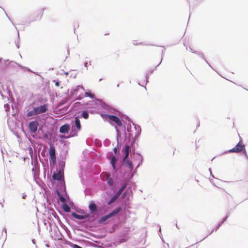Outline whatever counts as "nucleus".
<instances>
[{
  "mask_svg": "<svg viewBox=\"0 0 248 248\" xmlns=\"http://www.w3.org/2000/svg\"><path fill=\"white\" fill-rule=\"evenodd\" d=\"M102 107L107 109L111 114L101 113V116L105 120L114 126L116 131V140L119 144L121 141L122 135H125L131 132V119L127 115L108 105Z\"/></svg>",
  "mask_w": 248,
  "mask_h": 248,
  "instance_id": "f257e3e1",
  "label": "nucleus"
},
{
  "mask_svg": "<svg viewBox=\"0 0 248 248\" xmlns=\"http://www.w3.org/2000/svg\"><path fill=\"white\" fill-rule=\"evenodd\" d=\"M48 104L43 101L42 97H37L24 109L26 117L31 119L36 115L46 112L47 110Z\"/></svg>",
  "mask_w": 248,
  "mask_h": 248,
  "instance_id": "f03ea898",
  "label": "nucleus"
},
{
  "mask_svg": "<svg viewBox=\"0 0 248 248\" xmlns=\"http://www.w3.org/2000/svg\"><path fill=\"white\" fill-rule=\"evenodd\" d=\"M132 135L127 133L125 135L121 136V140L123 144L120 155V159L124 161L129 155V152H134L138 147V143L133 141Z\"/></svg>",
  "mask_w": 248,
  "mask_h": 248,
  "instance_id": "7ed1b4c3",
  "label": "nucleus"
},
{
  "mask_svg": "<svg viewBox=\"0 0 248 248\" xmlns=\"http://www.w3.org/2000/svg\"><path fill=\"white\" fill-rule=\"evenodd\" d=\"M27 127L31 136L35 139H47L48 133L44 129L42 126L39 124V122L33 120L29 122Z\"/></svg>",
  "mask_w": 248,
  "mask_h": 248,
  "instance_id": "20e7f679",
  "label": "nucleus"
},
{
  "mask_svg": "<svg viewBox=\"0 0 248 248\" xmlns=\"http://www.w3.org/2000/svg\"><path fill=\"white\" fill-rule=\"evenodd\" d=\"M61 169H56L54 170L51 178L47 175V185L50 188H55L58 181H61L62 178V173Z\"/></svg>",
  "mask_w": 248,
  "mask_h": 248,
  "instance_id": "39448f33",
  "label": "nucleus"
},
{
  "mask_svg": "<svg viewBox=\"0 0 248 248\" xmlns=\"http://www.w3.org/2000/svg\"><path fill=\"white\" fill-rule=\"evenodd\" d=\"M125 204V202L124 201L120 202L116 208L113 209L112 211L100 217L98 220V222L99 223H102L105 222L107 219L110 218L123 209H124Z\"/></svg>",
  "mask_w": 248,
  "mask_h": 248,
  "instance_id": "423d86ee",
  "label": "nucleus"
},
{
  "mask_svg": "<svg viewBox=\"0 0 248 248\" xmlns=\"http://www.w3.org/2000/svg\"><path fill=\"white\" fill-rule=\"evenodd\" d=\"M80 116H77L71 122V128L72 132L70 134L71 137H73L78 136V132L81 130V125L80 121Z\"/></svg>",
  "mask_w": 248,
  "mask_h": 248,
  "instance_id": "0eeeda50",
  "label": "nucleus"
},
{
  "mask_svg": "<svg viewBox=\"0 0 248 248\" xmlns=\"http://www.w3.org/2000/svg\"><path fill=\"white\" fill-rule=\"evenodd\" d=\"M117 142L118 143L117 141ZM122 142V141H121L119 144H117V146L112 149V151L108 152L107 155V158L109 160V164L111 167V170L113 171L116 170V163L117 157L113 155V152L114 153H116L117 148L121 145Z\"/></svg>",
  "mask_w": 248,
  "mask_h": 248,
  "instance_id": "6e6552de",
  "label": "nucleus"
},
{
  "mask_svg": "<svg viewBox=\"0 0 248 248\" xmlns=\"http://www.w3.org/2000/svg\"><path fill=\"white\" fill-rule=\"evenodd\" d=\"M131 122H132V121ZM131 132H129V134L132 135L131 137H132V139H133V141H136L138 143L141 132V127L140 125L134 124L133 123H131Z\"/></svg>",
  "mask_w": 248,
  "mask_h": 248,
  "instance_id": "1a4fd4ad",
  "label": "nucleus"
},
{
  "mask_svg": "<svg viewBox=\"0 0 248 248\" xmlns=\"http://www.w3.org/2000/svg\"><path fill=\"white\" fill-rule=\"evenodd\" d=\"M133 169V163L131 160L127 159L120 166V171L124 174H129Z\"/></svg>",
  "mask_w": 248,
  "mask_h": 248,
  "instance_id": "9d476101",
  "label": "nucleus"
},
{
  "mask_svg": "<svg viewBox=\"0 0 248 248\" xmlns=\"http://www.w3.org/2000/svg\"><path fill=\"white\" fill-rule=\"evenodd\" d=\"M56 150L53 145H49L47 154L49 155V163L50 166H53L56 164Z\"/></svg>",
  "mask_w": 248,
  "mask_h": 248,
  "instance_id": "9b49d317",
  "label": "nucleus"
},
{
  "mask_svg": "<svg viewBox=\"0 0 248 248\" xmlns=\"http://www.w3.org/2000/svg\"><path fill=\"white\" fill-rule=\"evenodd\" d=\"M132 153L135 154V155H134L132 156V158L134 160H139V162L138 165L136 166V167H135L134 170V173L136 174L137 171V170L139 167H140V166L142 165L143 160H144V158H143L142 155L140 154V153L139 152L135 151L134 152H132Z\"/></svg>",
  "mask_w": 248,
  "mask_h": 248,
  "instance_id": "f8f14e48",
  "label": "nucleus"
},
{
  "mask_svg": "<svg viewBox=\"0 0 248 248\" xmlns=\"http://www.w3.org/2000/svg\"><path fill=\"white\" fill-rule=\"evenodd\" d=\"M84 94L85 97H88L91 98L95 104L100 105L101 107H105L106 106H108L107 104L103 102L101 100L94 97L93 94H91L87 92H85Z\"/></svg>",
  "mask_w": 248,
  "mask_h": 248,
  "instance_id": "ddd939ff",
  "label": "nucleus"
},
{
  "mask_svg": "<svg viewBox=\"0 0 248 248\" xmlns=\"http://www.w3.org/2000/svg\"><path fill=\"white\" fill-rule=\"evenodd\" d=\"M80 89H82L85 91V89L82 85H78L75 88H73L71 90L70 92V96L71 99L73 101H75L78 97Z\"/></svg>",
  "mask_w": 248,
  "mask_h": 248,
  "instance_id": "4468645a",
  "label": "nucleus"
},
{
  "mask_svg": "<svg viewBox=\"0 0 248 248\" xmlns=\"http://www.w3.org/2000/svg\"><path fill=\"white\" fill-rule=\"evenodd\" d=\"M114 192L112 190H108L105 192L104 195V200L103 201L104 204H106L108 205H109L110 203L113 202H109V201L111 200V198L113 197Z\"/></svg>",
  "mask_w": 248,
  "mask_h": 248,
  "instance_id": "2eb2a0df",
  "label": "nucleus"
},
{
  "mask_svg": "<svg viewBox=\"0 0 248 248\" xmlns=\"http://www.w3.org/2000/svg\"><path fill=\"white\" fill-rule=\"evenodd\" d=\"M45 8H43L40 9L39 12L37 15L36 16L34 15H31L29 17V21H28V23H31V22H33L36 20H40L42 18V16L43 15L44 11Z\"/></svg>",
  "mask_w": 248,
  "mask_h": 248,
  "instance_id": "dca6fc26",
  "label": "nucleus"
},
{
  "mask_svg": "<svg viewBox=\"0 0 248 248\" xmlns=\"http://www.w3.org/2000/svg\"><path fill=\"white\" fill-rule=\"evenodd\" d=\"M235 149L236 153H240L243 150H245V144L243 142L242 139L240 137L239 141L234 147Z\"/></svg>",
  "mask_w": 248,
  "mask_h": 248,
  "instance_id": "f3484780",
  "label": "nucleus"
},
{
  "mask_svg": "<svg viewBox=\"0 0 248 248\" xmlns=\"http://www.w3.org/2000/svg\"><path fill=\"white\" fill-rule=\"evenodd\" d=\"M70 129V124L65 123L60 127L59 132L62 134H67Z\"/></svg>",
  "mask_w": 248,
  "mask_h": 248,
  "instance_id": "a211bd4d",
  "label": "nucleus"
},
{
  "mask_svg": "<svg viewBox=\"0 0 248 248\" xmlns=\"http://www.w3.org/2000/svg\"><path fill=\"white\" fill-rule=\"evenodd\" d=\"M89 210L91 214H94L97 211V206L94 201H91L88 205Z\"/></svg>",
  "mask_w": 248,
  "mask_h": 248,
  "instance_id": "6ab92c4d",
  "label": "nucleus"
},
{
  "mask_svg": "<svg viewBox=\"0 0 248 248\" xmlns=\"http://www.w3.org/2000/svg\"><path fill=\"white\" fill-rule=\"evenodd\" d=\"M55 227H56L54 229L55 234L54 238L53 236H52V239L55 240H59L61 238V236L62 235V234L60 231L59 228L57 226H55Z\"/></svg>",
  "mask_w": 248,
  "mask_h": 248,
  "instance_id": "aec40b11",
  "label": "nucleus"
},
{
  "mask_svg": "<svg viewBox=\"0 0 248 248\" xmlns=\"http://www.w3.org/2000/svg\"><path fill=\"white\" fill-rule=\"evenodd\" d=\"M124 187V186H121L119 190L116 192H114V195L109 202H114L115 200L120 195L121 192L123 191Z\"/></svg>",
  "mask_w": 248,
  "mask_h": 248,
  "instance_id": "412c9836",
  "label": "nucleus"
},
{
  "mask_svg": "<svg viewBox=\"0 0 248 248\" xmlns=\"http://www.w3.org/2000/svg\"><path fill=\"white\" fill-rule=\"evenodd\" d=\"M7 123L9 128L13 131L16 126V123H15L13 118L9 117L8 119Z\"/></svg>",
  "mask_w": 248,
  "mask_h": 248,
  "instance_id": "4be33fe9",
  "label": "nucleus"
},
{
  "mask_svg": "<svg viewBox=\"0 0 248 248\" xmlns=\"http://www.w3.org/2000/svg\"><path fill=\"white\" fill-rule=\"evenodd\" d=\"M70 215L73 218L77 219H83L85 218V217H84L81 215L78 214L75 212H71L70 213Z\"/></svg>",
  "mask_w": 248,
  "mask_h": 248,
  "instance_id": "5701e85b",
  "label": "nucleus"
},
{
  "mask_svg": "<svg viewBox=\"0 0 248 248\" xmlns=\"http://www.w3.org/2000/svg\"><path fill=\"white\" fill-rule=\"evenodd\" d=\"M61 204L63 210L66 213H70L71 212L68 205L66 203L62 202Z\"/></svg>",
  "mask_w": 248,
  "mask_h": 248,
  "instance_id": "b1692460",
  "label": "nucleus"
},
{
  "mask_svg": "<svg viewBox=\"0 0 248 248\" xmlns=\"http://www.w3.org/2000/svg\"><path fill=\"white\" fill-rule=\"evenodd\" d=\"M79 116H80V118L82 117L85 119H87L89 116V111L87 110L84 109L82 111L81 114Z\"/></svg>",
  "mask_w": 248,
  "mask_h": 248,
  "instance_id": "393cba45",
  "label": "nucleus"
},
{
  "mask_svg": "<svg viewBox=\"0 0 248 248\" xmlns=\"http://www.w3.org/2000/svg\"><path fill=\"white\" fill-rule=\"evenodd\" d=\"M155 71V69H152L150 71H148L145 75V85H146L149 82V77L151 75H152L154 71Z\"/></svg>",
  "mask_w": 248,
  "mask_h": 248,
  "instance_id": "a878e982",
  "label": "nucleus"
},
{
  "mask_svg": "<svg viewBox=\"0 0 248 248\" xmlns=\"http://www.w3.org/2000/svg\"><path fill=\"white\" fill-rule=\"evenodd\" d=\"M65 162L62 160H59L58 161V169H61V171L63 170L65 167Z\"/></svg>",
  "mask_w": 248,
  "mask_h": 248,
  "instance_id": "bb28decb",
  "label": "nucleus"
},
{
  "mask_svg": "<svg viewBox=\"0 0 248 248\" xmlns=\"http://www.w3.org/2000/svg\"><path fill=\"white\" fill-rule=\"evenodd\" d=\"M148 45L149 46H157V45H153V44H149ZM159 46V47H163L164 48V49L162 50V52H161V61L159 63V64H160L162 62V61L163 60V57L164 56V53H165V46Z\"/></svg>",
  "mask_w": 248,
  "mask_h": 248,
  "instance_id": "cd10ccee",
  "label": "nucleus"
},
{
  "mask_svg": "<svg viewBox=\"0 0 248 248\" xmlns=\"http://www.w3.org/2000/svg\"><path fill=\"white\" fill-rule=\"evenodd\" d=\"M19 67V68H21L22 69H23L24 70V71H30L31 72H33L29 68L27 67H26V66H24L23 65H22L21 64L19 63H17L16 62V67Z\"/></svg>",
  "mask_w": 248,
  "mask_h": 248,
  "instance_id": "c85d7f7f",
  "label": "nucleus"
},
{
  "mask_svg": "<svg viewBox=\"0 0 248 248\" xmlns=\"http://www.w3.org/2000/svg\"><path fill=\"white\" fill-rule=\"evenodd\" d=\"M66 244L68 245L70 247L72 248H82L81 246L78 244H74L70 241H68Z\"/></svg>",
  "mask_w": 248,
  "mask_h": 248,
  "instance_id": "c756f323",
  "label": "nucleus"
},
{
  "mask_svg": "<svg viewBox=\"0 0 248 248\" xmlns=\"http://www.w3.org/2000/svg\"><path fill=\"white\" fill-rule=\"evenodd\" d=\"M192 53L197 55L199 56H200L202 59L205 60V57L202 52L195 50L194 51H192Z\"/></svg>",
  "mask_w": 248,
  "mask_h": 248,
  "instance_id": "7c9ffc66",
  "label": "nucleus"
},
{
  "mask_svg": "<svg viewBox=\"0 0 248 248\" xmlns=\"http://www.w3.org/2000/svg\"><path fill=\"white\" fill-rule=\"evenodd\" d=\"M230 212H227L226 214V215L225 216V217H224L222 219L221 221H220V222H222V224L227 220L228 218L230 216Z\"/></svg>",
  "mask_w": 248,
  "mask_h": 248,
  "instance_id": "2f4dec72",
  "label": "nucleus"
},
{
  "mask_svg": "<svg viewBox=\"0 0 248 248\" xmlns=\"http://www.w3.org/2000/svg\"><path fill=\"white\" fill-rule=\"evenodd\" d=\"M236 153V151H235V148L233 147L229 150H227V151H226L225 152H224L223 153H222L221 154L223 155V154H227V153Z\"/></svg>",
  "mask_w": 248,
  "mask_h": 248,
  "instance_id": "473e14b6",
  "label": "nucleus"
},
{
  "mask_svg": "<svg viewBox=\"0 0 248 248\" xmlns=\"http://www.w3.org/2000/svg\"><path fill=\"white\" fill-rule=\"evenodd\" d=\"M107 183L109 186H112L114 183L111 178H108L107 181Z\"/></svg>",
  "mask_w": 248,
  "mask_h": 248,
  "instance_id": "72a5a7b5",
  "label": "nucleus"
},
{
  "mask_svg": "<svg viewBox=\"0 0 248 248\" xmlns=\"http://www.w3.org/2000/svg\"><path fill=\"white\" fill-rule=\"evenodd\" d=\"M110 140L108 139H106L104 141V145L105 146H108L110 144Z\"/></svg>",
  "mask_w": 248,
  "mask_h": 248,
  "instance_id": "f704fd0d",
  "label": "nucleus"
},
{
  "mask_svg": "<svg viewBox=\"0 0 248 248\" xmlns=\"http://www.w3.org/2000/svg\"><path fill=\"white\" fill-rule=\"evenodd\" d=\"M222 225V222L220 221L217 223V225L214 228L215 232H217L219 228Z\"/></svg>",
  "mask_w": 248,
  "mask_h": 248,
  "instance_id": "c9c22d12",
  "label": "nucleus"
},
{
  "mask_svg": "<svg viewBox=\"0 0 248 248\" xmlns=\"http://www.w3.org/2000/svg\"><path fill=\"white\" fill-rule=\"evenodd\" d=\"M16 32L17 33V38H18V39H17V42H16V48H19V47H20V46H19V42H18V40L20 39V37H19V31H18V30L17 28H16Z\"/></svg>",
  "mask_w": 248,
  "mask_h": 248,
  "instance_id": "e433bc0d",
  "label": "nucleus"
},
{
  "mask_svg": "<svg viewBox=\"0 0 248 248\" xmlns=\"http://www.w3.org/2000/svg\"><path fill=\"white\" fill-rule=\"evenodd\" d=\"M84 95L82 93H79L78 97H77L76 99L77 100H81L82 98H83L84 97Z\"/></svg>",
  "mask_w": 248,
  "mask_h": 248,
  "instance_id": "4c0bfd02",
  "label": "nucleus"
},
{
  "mask_svg": "<svg viewBox=\"0 0 248 248\" xmlns=\"http://www.w3.org/2000/svg\"><path fill=\"white\" fill-rule=\"evenodd\" d=\"M52 81L55 83V85L56 87H59L61 82V81L56 79H54Z\"/></svg>",
  "mask_w": 248,
  "mask_h": 248,
  "instance_id": "58836bf2",
  "label": "nucleus"
},
{
  "mask_svg": "<svg viewBox=\"0 0 248 248\" xmlns=\"http://www.w3.org/2000/svg\"><path fill=\"white\" fill-rule=\"evenodd\" d=\"M215 232V230L214 229H213L206 236H205L204 238H203L201 240L197 242V243L198 242H201L204 239H205L206 238H207L208 236L210 235L212 233H213V232Z\"/></svg>",
  "mask_w": 248,
  "mask_h": 248,
  "instance_id": "ea45409f",
  "label": "nucleus"
},
{
  "mask_svg": "<svg viewBox=\"0 0 248 248\" xmlns=\"http://www.w3.org/2000/svg\"><path fill=\"white\" fill-rule=\"evenodd\" d=\"M89 64V65H91L92 64V62L91 61H89V62H85L84 63V66L85 68H86L87 69H88V63Z\"/></svg>",
  "mask_w": 248,
  "mask_h": 248,
  "instance_id": "a19ab883",
  "label": "nucleus"
},
{
  "mask_svg": "<svg viewBox=\"0 0 248 248\" xmlns=\"http://www.w3.org/2000/svg\"><path fill=\"white\" fill-rule=\"evenodd\" d=\"M54 192H56V194L57 195V196L59 197V198L62 195L61 192L57 189H56L55 190H54Z\"/></svg>",
  "mask_w": 248,
  "mask_h": 248,
  "instance_id": "79ce46f5",
  "label": "nucleus"
},
{
  "mask_svg": "<svg viewBox=\"0 0 248 248\" xmlns=\"http://www.w3.org/2000/svg\"><path fill=\"white\" fill-rule=\"evenodd\" d=\"M59 199L61 202V204L62 203V202H64V201L65 200V197L62 195L60 197H59Z\"/></svg>",
  "mask_w": 248,
  "mask_h": 248,
  "instance_id": "37998d69",
  "label": "nucleus"
},
{
  "mask_svg": "<svg viewBox=\"0 0 248 248\" xmlns=\"http://www.w3.org/2000/svg\"><path fill=\"white\" fill-rule=\"evenodd\" d=\"M242 152H243V154L245 156V157L247 158V159L248 160V155L247 153L246 149L245 148V150H243Z\"/></svg>",
  "mask_w": 248,
  "mask_h": 248,
  "instance_id": "c03bdc74",
  "label": "nucleus"
},
{
  "mask_svg": "<svg viewBox=\"0 0 248 248\" xmlns=\"http://www.w3.org/2000/svg\"><path fill=\"white\" fill-rule=\"evenodd\" d=\"M208 170L210 172V176H211L212 178H215L214 175H213V174L212 173V169L211 168H209L208 169Z\"/></svg>",
  "mask_w": 248,
  "mask_h": 248,
  "instance_id": "a18cd8bd",
  "label": "nucleus"
},
{
  "mask_svg": "<svg viewBox=\"0 0 248 248\" xmlns=\"http://www.w3.org/2000/svg\"><path fill=\"white\" fill-rule=\"evenodd\" d=\"M61 186L59 187V189H61V188H63L65 186V183L63 181L61 182Z\"/></svg>",
  "mask_w": 248,
  "mask_h": 248,
  "instance_id": "49530a36",
  "label": "nucleus"
},
{
  "mask_svg": "<svg viewBox=\"0 0 248 248\" xmlns=\"http://www.w3.org/2000/svg\"><path fill=\"white\" fill-rule=\"evenodd\" d=\"M205 62L214 70H215L211 65V64L209 63V62L206 60V59L205 58V60H203Z\"/></svg>",
  "mask_w": 248,
  "mask_h": 248,
  "instance_id": "de8ad7c7",
  "label": "nucleus"
},
{
  "mask_svg": "<svg viewBox=\"0 0 248 248\" xmlns=\"http://www.w3.org/2000/svg\"><path fill=\"white\" fill-rule=\"evenodd\" d=\"M27 195L25 193H22V198L23 199H25L27 197Z\"/></svg>",
  "mask_w": 248,
  "mask_h": 248,
  "instance_id": "09e8293b",
  "label": "nucleus"
},
{
  "mask_svg": "<svg viewBox=\"0 0 248 248\" xmlns=\"http://www.w3.org/2000/svg\"><path fill=\"white\" fill-rule=\"evenodd\" d=\"M31 242H32V244L35 245V247L37 248V245H36V244L35 243V240L34 239H31Z\"/></svg>",
  "mask_w": 248,
  "mask_h": 248,
  "instance_id": "8fccbe9b",
  "label": "nucleus"
},
{
  "mask_svg": "<svg viewBox=\"0 0 248 248\" xmlns=\"http://www.w3.org/2000/svg\"><path fill=\"white\" fill-rule=\"evenodd\" d=\"M141 44H142V42H140V43H133V45H135V46H137V45H141Z\"/></svg>",
  "mask_w": 248,
  "mask_h": 248,
  "instance_id": "3c124183",
  "label": "nucleus"
},
{
  "mask_svg": "<svg viewBox=\"0 0 248 248\" xmlns=\"http://www.w3.org/2000/svg\"><path fill=\"white\" fill-rule=\"evenodd\" d=\"M191 9L190 8V5L189 4V18H190V16H191Z\"/></svg>",
  "mask_w": 248,
  "mask_h": 248,
  "instance_id": "603ef678",
  "label": "nucleus"
},
{
  "mask_svg": "<svg viewBox=\"0 0 248 248\" xmlns=\"http://www.w3.org/2000/svg\"><path fill=\"white\" fill-rule=\"evenodd\" d=\"M189 50L192 53V51H194L195 50H194L192 48H191L190 47H189Z\"/></svg>",
  "mask_w": 248,
  "mask_h": 248,
  "instance_id": "864d4df0",
  "label": "nucleus"
},
{
  "mask_svg": "<svg viewBox=\"0 0 248 248\" xmlns=\"http://www.w3.org/2000/svg\"><path fill=\"white\" fill-rule=\"evenodd\" d=\"M69 89H68L66 92L65 93V94H69Z\"/></svg>",
  "mask_w": 248,
  "mask_h": 248,
  "instance_id": "5fc2aeb1",
  "label": "nucleus"
},
{
  "mask_svg": "<svg viewBox=\"0 0 248 248\" xmlns=\"http://www.w3.org/2000/svg\"><path fill=\"white\" fill-rule=\"evenodd\" d=\"M64 74L65 75H68L69 74V73L68 72H64Z\"/></svg>",
  "mask_w": 248,
  "mask_h": 248,
  "instance_id": "6e6d98bb",
  "label": "nucleus"
},
{
  "mask_svg": "<svg viewBox=\"0 0 248 248\" xmlns=\"http://www.w3.org/2000/svg\"><path fill=\"white\" fill-rule=\"evenodd\" d=\"M160 64H159V63L155 67V68L154 69L156 70L157 67Z\"/></svg>",
  "mask_w": 248,
  "mask_h": 248,
  "instance_id": "4d7b16f0",
  "label": "nucleus"
},
{
  "mask_svg": "<svg viewBox=\"0 0 248 248\" xmlns=\"http://www.w3.org/2000/svg\"><path fill=\"white\" fill-rule=\"evenodd\" d=\"M69 52H70L69 49V48H68V49H67V54H68V55L69 54Z\"/></svg>",
  "mask_w": 248,
  "mask_h": 248,
  "instance_id": "13d9d810",
  "label": "nucleus"
},
{
  "mask_svg": "<svg viewBox=\"0 0 248 248\" xmlns=\"http://www.w3.org/2000/svg\"><path fill=\"white\" fill-rule=\"evenodd\" d=\"M76 77H77V74H75H75H73V78H76Z\"/></svg>",
  "mask_w": 248,
  "mask_h": 248,
  "instance_id": "bf43d9fd",
  "label": "nucleus"
},
{
  "mask_svg": "<svg viewBox=\"0 0 248 248\" xmlns=\"http://www.w3.org/2000/svg\"><path fill=\"white\" fill-rule=\"evenodd\" d=\"M76 77H77V74H75H75H73V78H76Z\"/></svg>",
  "mask_w": 248,
  "mask_h": 248,
  "instance_id": "052dcab7",
  "label": "nucleus"
},
{
  "mask_svg": "<svg viewBox=\"0 0 248 248\" xmlns=\"http://www.w3.org/2000/svg\"><path fill=\"white\" fill-rule=\"evenodd\" d=\"M200 122H199V123H198L197 125V128L198 127L200 126Z\"/></svg>",
  "mask_w": 248,
  "mask_h": 248,
  "instance_id": "680f3d73",
  "label": "nucleus"
},
{
  "mask_svg": "<svg viewBox=\"0 0 248 248\" xmlns=\"http://www.w3.org/2000/svg\"><path fill=\"white\" fill-rule=\"evenodd\" d=\"M125 192H124L123 194V195H122V197H124V196L125 195Z\"/></svg>",
  "mask_w": 248,
  "mask_h": 248,
  "instance_id": "e2e57ef3",
  "label": "nucleus"
},
{
  "mask_svg": "<svg viewBox=\"0 0 248 248\" xmlns=\"http://www.w3.org/2000/svg\"><path fill=\"white\" fill-rule=\"evenodd\" d=\"M116 86H117V87H119V86H120V84H119V83H118V84H117V85H116Z\"/></svg>",
  "mask_w": 248,
  "mask_h": 248,
  "instance_id": "0e129e2a",
  "label": "nucleus"
},
{
  "mask_svg": "<svg viewBox=\"0 0 248 248\" xmlns=\"http://www.w3.org/2000/svg\"><path fill=\"white\" fill-rule=\"evenodd\" d=\"M41 155H42V156H44V152H43V151H42L41 152Z\"/></svg>",
  "mask_w": 248,
  "mask_h": 248,
  "instance_id": "69168bd1",
  "label": "nucleus"
},
{
  "mask_svg": "<svg viewBox=\"0 0 248 248\" xmlns=\"http://www.w3.org/2000/svg\"><path fill=\"white\" fill-rule=\"evenodd\" d=\"M102 80V78H99V81L100 82V81H101Z\"/></svg>",
  "mask_w": 248,
  "mask_h": 248,
  "instance_id": "338daca9",
  "label": "nucleus"
},
{
  "mask_svg": "<svg viewBox=\"0 0 248 248\" xmlns=\"http://www.w3.org/2000/svg\"><path fill=\"white\" fill-rule=\"evenodd\" d=\"M138 85H140V86H142L140 84V82H139V83H138Z\"/></svg>",
  "mask_w": 248,
  "mask_h": 248,
  "instance_id": "774afa93",
  "label": "nucleus"
}]
</instances>
